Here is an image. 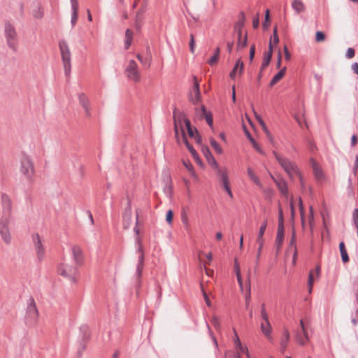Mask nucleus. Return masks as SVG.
<instances>
[{
	"label": "nucleus",
	"instance_id": "nucleus-1",
	"mask_svg": "<svg viewBox=\"0 0 358 358\" xmlns=\"http://www.w3.org/2000/svg\"><path fill=\"white\" fill-rule=\"evenodd\" d=\"M273 155L278 162L281 167L285 171V173L288 175L289 178L291 180H294V178H298L300 182V185L301 188H304L305 182L303 178L302 173H301L299 169L298 168L296 163L290 161L289 159L282 157L278 155L277 152H273Z\"/></svg>",
	"mask_w": 358,
	"mask_h": 358
},
{
	"label": "nucleus",
	"instance_id": "nucleus-2",
	"mask_svg": "<svg viewBox=\"0 0 358 358\" xmlns=\"http://www.w3.org/2000/svg\"><path fill=\"white\" fill-rule=\"evenodd\" d=\"M174 123H175V136L178 143H180V138L179 136V129L182 131V127L183 129V132L185 133V127L187 130V133L189 136L192 138H194L198 142L199 139H196L197 136V130L192 127L190 123V121L186 118L185 115L183 114H179L176 115L174 114Z\"/></svg>",
	"mask_w": 358,
	"mask_h": 358
},
{
	"label": "nucleus",
	"instance_id": "nucleus-3",
	"mask_svg": "<svg viewBox=\"0 0 358 358\" xmlns=\"http://www.w3.org/2000/svg\"><path fill=\"white\" fill-rule=\"evenodd\" d=\"M78 267L75 264L63 261L57 264V273L72 282H76L78 273Z\"/></svg>",
	"mask_w": 358,
	"mask_h": 358
},
{
	"label": "nucleus",
	"instance_id": "nucleus-4",
	"mask_svg": "<svg viewBox=\"0 0 358 358\" xmlns=\"http://www.w3.org/2000/svg\"><path fill=\"white\" fill-rule=\"evenodd\" d=\"M39 316L36 302L32 296L27 300V309L25 313V323L27 324H35Z\"/></svg>",
	"mask_w": 358,
	"mask_h": 358
},
{
	"label": "nucleus",
	"instance_id": "nucleus-5",
	"mask_svg": "<svg viewBox=\"0 0 358 358\" xmlns=\"http://www.w3.org/2000/svg\"><path fill=\"white\" fill-rule=\"evenodd\" d=\"M31 239L36 259L38 262H42L44 259L46 253L43 241L37 233L32 234Z\"/></svg>",
	"mask_w": 358,
	"mask_h": 358
},
{
	"label": "nucleus",
	"instance_id": "nucleus-6",
	"mask_svg": "<svg viewBox=\"0 0 358 358\" xmlns=\"http://www.w3.org/2000/svg\"><path fill=\"white\" fill-rule=\"evenodd\" d=\"M35 177L36 172L32 159L29 157H24V179L31 184L34 181Z\"/></svg>",
	"mask_w": 358,
	"mask_h": 358
},
{
	"label": "nucleus",
	"instance_id": "nucleus-7",
	"mask_svg": "<svg viewBox=\"0 0 358 358\" xmlns=\"http://www.w3.org/2000/svg\"><path fill=\"white\" fill-rule=\"evenodd\" d=\"M59 49L65 73L69 74L71 71V52L67 43L64 41H61L59 43Z\"/></svg>",
	"mask_w": 358,
	"mask_h": 358
},
{
	"label": "nucleus",
	"instance_id": "nucleus-8",
	"mask_svg": "<svg viewBox=\"0 0 358 358\" xmlns=\"http://www.w3.org/2000/svg\"><path fill=\"white\" fill-rule=\"evenodd\" d=\"M125 73L128 79L134 82L139 83L141 80V73L138 71L137 63L134 60H130L125 69Z\"/></svg>",
	"mask_w": 358,
	"mask_h": 358
},
{
	"label": "nucleus",
	"instance_id": "nucleus-9",
	"mask_svg": "<svg viewBox=\"0 0 358 358\" xmlns=\"http://www.w3.org/2000/svg\"><path fill=\"white\" fill-rule=\"evenodd\" d=\"M217 176L219 178L220 182H221L224 189L228 194L231 199L233 198V194L230 188L229 180L228 177V170L226 167H222V169H218V171L217 172Z\"/></svg>",
	"mask_w": 358,
	"mask_h": 358
},
{
	"label": "nucleus",
	"instance_id": "nucleus-10",
	"mask_svg": "<svg viewBox=\"0 0 358 358\" xmlns=\"http://www.w3.org/2000/svg\"><path fill=\"white\" fill-rule=\"evenodd\" d=\"M5 34L9 47L15 50L17 48V43L15 41L17 34L13 25L9 22L5 24Z\"/></svg>",
	"mask_w": 358,
	"mask_h": 358
},
{
	"label": "nucleus",
	"instance_id": "nucleus-11",
	"mask_svg": "<svg viewBox=\"0 0 358 358\" xmlns=\"http://www.w3.org/2000/svg\"><path fill=\"white\" fill-rule=\"evenodd\" d=\"M10 222L9 217L3 216L0 221V234L3 241L8 244L11 241V236L8 229Z\"/></svg>",
	"mask_w": 358,
	"mask_h": 358
},
{
	"label": "nucleus",
	"instance_id": "nucleus-12",
	"mask_svg": "<svg viewBox=\"0 0 358 358\" xmlns=\"http://www.w3.org/2000/svg\"><path fill=\"white\" fill-rule=\"evenodd\" d=\"M71 255L74 261V264L77 266H80L83 264L85 257L83 254V249L80 246L78 245H73L71 247Z\"/></svg>",
	"mask_w": 358,
	"mask_h": 358
},
{
	"label": "nucleus",
	"instance_id": "nucleus-13",
	"mask_svg": "<svg viewBox=\"0 0 358 358\" xmlns=\"http://www.w3.org/2000/svg\"><path fill=\"white\" fill-rule=\"evenodd\" d=\"M194 85L189 92V100L194 104L199 103L201 95L199 89V82L196 76L193 77Z\"/></svg>",
	"mask_w": 358,
	"mask_h": 358
},
{
	"label": "nucleus",
	"instance_id": "nucleus-14",
	"mask_svg": "<svg viewBox=\"0 0 358 358\" xmlns=\"http://www.w3.org/2000/svg\"><path fill=\"white\" fill-rule=\"evenodd\" d=\"M300 328L301 330L296 331L295 338L299 345H304L309 341V338L302 320H300Z\"/></svg>",
	"mask_w": 358,
	"mask_h": 358
},
{
	"label": "nucleus",
	"instance_id": "nucleus-15",
	"mask_svg": "<svg viewBox=\"0 0 358 358\" xmlns=\"http://www.w3.org/2000/svg\"><path fill=\"white\" fill-rule=\"evenodd\" d=\"M284 238V228L282 224V213L281 210H280V222L278 228V232L275 239V244L277 250H280L282 246Z\"/></svg>",
	"mask_w": 358,
	"mask_h": 358
},
{
	"label": "nucleus",
	"instance_id": "nucleus-16",
	"mask_svg": "<svg viewBox=\"0 0 358 358\" xmlns=\"http://www.w3.org/2000/svg\"><path fill=\"white\" fill-rule=\"evenodd\" d=\"M310 163L313 170L315 178L317 180V182H322L323 181H324L325 176L322 169L319 166V164H317V162L313 159H310Z\"/></svg>",
	"mask_w": 358,
	"mask_h": 358
},
{
	"label": "nucleus",
	"instance_id": "nucleus-17",
	"mask_svg": "<svg viewBox=\"0 0 358 358\" xmlns=\"http://www.w3.org/2000/svg\"><path fill=\"white\" fill-rule=\"evenodd\" d=\"M260 329L264 336L268 340L272 341V327L269 320H262L260 324Z\"/></svg>",
	"mask_w": 358,
	"mask_h": 358
},
{
	"label": "nucleus",
	"instance_id": "nucleus-18",
	"mask_svg": "<svg viewBox=\"0 0 358 358\" xmlns=\"http://www.w3.org/2000/svg\"><path fill=\"white\" fill-rule=\"evenodd\" d=\"M137 242L138 243V252H140V256L138 257V263L136 268V272L138 276H141L143 268V262H144V254L143 245L141 244V240L139 238H137Z\"/></svg>",
	"mask_w": 358,
	"mask_h": 358
},
{
	"label": "nucleus",
	"instance_id": "nucleus-19",
	"mask_svg": "<svg viewBox=\"0 0 358 358\" xmlns=\"http://www.w3.org/2000/svg\"><path fill=\"white\" fill-rule=\"evenodd\" d=\"M80 104L82 106L85 110V115L89 117L91 115V110L90 106V101L88 98L85 94H80L78 96Z\"/></svg>",
	"mask_w": 358,
	"mask_h": 358
},
{
	"label": "nucleus",
	"instance_id": "nucleus-20",
	"mask_svg": "<svg viewBox=\"0 0 358 358\" xmlns=\"http://www.w3.org/2000/svg\"><path fill=\"white\" fill-rule=\"evenodd\" d=\"M320 272V266H317L315 270H311L309 273L308 280V292L311 293L313 289V286L315 278H318Z\"/></svg>",
	"mask_w": 358,
	"mask_h": 358
},
{
	"label": "nucleus",
	"instance_id": "nucleus-21",
	"mask_svg": "<svg viewBox=\"0 0 358 358\" xmlns=\"http://www.w3.org/2000/svg\"><path fill=\"white\" fill-rule=\"evenodd\" d=\"M33 16L36 19H41L43 17V8L39 1L34 2L31 7Z\"/></svg>",
	"mask_w": 358,
	"mask_h": 358
},
{
	"label": "nucleus",
	"instance_id": "nucleus-22",
	"mask_svg": "<svg viewBox=\"0 0 358 358\" xmlns=\"http://www.w3.org/2000/svg\"><path fill=\"white\" fill-rule=\"evenodd\" d=\"M288 251L293 252V259L292 262L294 265L296 264V257H297V248H296V234L295 232L293 231L292 239L290 241L289 247H288Z\"/></svg>",
	"mask_w": 358,
	"mask_h": 358
},
{
	"label": "nucleus",
	"instance_id": "nucleus-23",
	"mask_svg": "<svg viewBox=\"0 0 358 358\" xmlns=\"http://www.w3.org/2000/svg\"><path fill=\"white\" fill-rule=\"evenodd\" d=\"M72 8L71 24L74 26L78 20V0H71Z\"/></svg>",
	"mask_w": 358,
	"mask_h": 358
},
{
	"label": "nucleus",
	"instance_id": "nucleus-24",
	"mask_svg": "<svg viewBox=\"0 0 358 358\" xmlns=\"http://www.w3.org/2000/svg\"><path fill=\"white\" fill-rule=\"evenodd\" d=\"M243 62L241 59L237 60L234 69L229 74L230 78L234 79L237 73L241 75L243 72Z\"/></svg>",
	"mask_w": 358,
	"mask_h": 358
},
{
	"label": "nucleus",
	"instance_id": "nucleus-25",
	"mask_svg": "<svg viewBox=\"0 0 358 358\" xmlns=\"http://www.w3.org/2000/svg\"><path fill=\"white\" fill-rule=\"evenodd\" d=\"M145 12V4L144 3L142 6L137 10L136 17H135V24L137 28L141 27L143 15Z\"/></svg>",
	"mask_w": 358,
	"mask_h": 358
},
{
	"label": "nucleus",
	"instance_id": "nucleus-26",
	"mask_svg": "<svg viewBox=\"0 0 358 358\" xmlns=\"http://www.w3.org/2000/svg\"><path fill=\"white\" fill-rule=\"evenodd\" d=\"M238 36L237 48L241 49L245 48L247 45V34L245 33L243 36V31L239 28L238 30Z\"/></svg>",
	"mask_w": 358,
	"mask_h": 358
},
{
	"label": "nucleus",
	"instance_id": "nucleus-27",
	"mask_svg": "<svg viewBox=\"0 0 358 358\" xmlns=\"http://www.w3.org/2000/svg\"><path fill=\"white\" fill-rule=\"evenodd\" d=\"M251 298L250 271L248 272L246 284L245 306L248 307Z\"/></svg>",
	"mask_w": 358,
	"mask_h": 358
},
{
	"label": "nucleus",
	"instance_id": "nucleus-28",
	"mask_svg": "<svg viewBox=\"0 0 358 358\" xmlns=\"http://www.w3.org/2000/svg\"><path fill=\"white\" fill-rule=\"evenodd\" d=\"M182 164L187 169V170L190 173L191 176L195 180H198V176L196 173L194 169L192 166V164L190 163L188 160H182Z\"/></svg>",
	"mask_w": 358,
	"mask_h": 358
},
{
	"label": "nucleus",
	"instance_id": "nucleus-29",
	"mask_svg": "<svg viewBox=\"0 0 358 358\" xmlns=\"http://www.w3.org/2000/svg\"><path fill=\"white\" fill-rule=\"evenodd\" d=\"M247 172L250 179L257 185L262 187L260 180L255 173L254 170L252 168L248 167L247 169Z\"/></svg>",
	"mask_w": 358,
	"mask_h": 358
},
{
	"label": "nucleus",
	"instance_id": "nucleus-30",
	"mask_svg": "<svg viewBox=\"0 0 358 358\" xmlns=\"http://www.w3.org/2000/svg\"><path fill=\"white\" fill-rule=\"evenodd\" d=\"M275 184L278 186V188L279 189L280 192L284 194L287 195L288 194V188H287V184L285 180H275Z\"/></svg>",
	"mask_w": 358,
	"mask_h": 358
},
{
	"label": "nucleus",
	"instance_id": "nucleus-31",
	"mask_svg": "<svg viewBox=\"0 0 358 358\" xmlns=\"http://www.w3.org/2000/svg\"><path fill=\"white\" fill-rule=\"evenodd\" d=\"M285 71L286 68L284 67L276 75H275V76L272 78V80L270 82V86L273 87L277 83H278L285 76Z\"/></svg>",
	"mask_w": 358,
	"mask_h": 358
},
{
	"label": "nucleus",
	"instance_id": "nucleus-32",
	"mask_svg": "<svg viewBox=\"0 0 358 358\" xmlns=\"http://www.w3.org/2000/svg\"><path fill=\"white\" fill-rule=\"evenodd\" d=\"M292 8L297 13L305 10V5L300 0H294L292 2Z\"/></svg>",
	"mask_w": 358,
	"mask_h": 358
},
{
	"label": "nucleus",
	"instance_id": "nucleus-33",
	"mask_svg": "<svg viewBox=\"0 0 358 358\" xmlns=\"http://www.w3.org/2000/svg\"><path fill=\"white\" fill-rule=\"evenodd\" d=\"M266 225H267V222L266 221H264L262 226L260 227L259 228V233H258V236H257V243H264V239L263 238V236H264V234L265 232V230H266Z\"/></svg>",
	"mask_w": 358,
	"mask_h": 358
},
{
	"label": "nucleus",
	"instance_id": "nucleus-34",
	"mask_svg": "<svg viewBox=\"0 0 358 358\" xmlns=\"http://www.w3.org/2000/svg\"><path fill=\"white\" fill-rule=\"evenodd\" d=\"M1 202L3 206V208L10 211L11 209V200L10 198L7 194H2L1 196Z\"/></svg>",
	"mask_w": 358,
	"mask_h": 358
},
{
	"label": "nucleus",
	"instance_id": "nucleus-35",
	"mask_svg": "<svg viewBox=\"0 0 358 358\" xmlns=\"http://www.w3.org/2000/svg\"><path fill=\"white\" fill-rule=\"evenodd\" d=\"M283 336H284V338L280 341V346H281L282 352H284L285 350L287 343L289 340V333L287 329L284 330Z\"/></svg>",
	"mask_w": 358,
	"mask_h": 358
},
{
	"label": "nucleus",
	"instance_id": "nucleus-36",
	"mask_svg": "<svg viewBox=\"0 0 358 358\" xmlns=\"http://www.w3.org/2000/svg\"><path fill=\"white\" fill-rule=\"evenodd\" d=\"M339 250L341 252L342 260L344 263H346L349 261L348 255L347 250L345 249V246L343 242H341L339 244Z\"/></svg>",
	"mask_w": 358,
	"mask_h": 358
},
{
	"label": "nucleus",
	"instance_id": "nucleus-37",
	"mask_svg": "<svg viewBox=\"0 0 358 358\" xmlns=\"http://www.w3.org/2000/svg\"><path fill=\"white\" fill-rule=\"evenodd\" d=\"M220 48H217L215 50V53L212 57H210L208 60V64L210 66H213L215 64H216L218 62L219 57H220Z\"/></svg>",
	"mask_w": 358,
	"mask_h": 358
},
{
	"label": "nucleus",
	"instance_id": "nucleus-38",
	"mask_svg": "<svg viewBox=\"0 0 358 358\" xmlns=\"http://www.w3.org/2000/svg\"><path fill=\"white\" fill-rule=\"evenodd\" d=\"M133 38V32L130 29H127L125 34V41L124 46L126 49H128L131 43Z\"/></svg>",
	"mask_w": 358,
	"mask_h": 358
},
{
	"label": "nucleus",
	"instance_id": "nucleus-39",
	"mask_svg": "<svg viewBox=\"0 0 358 358\" xmlns=\"http://www.w3.org/2000/svg\"><path fill=\"white\" fill-rule=\"evenodd\" d=\"M271 57H272V54L271 52L265 53L264 59H263V62L262 64V66H261L262 70L264 69L265 68H266L268 66V64L271 62Z\"/></svg>",
	"mask_w": 358,
	"mask_h": 358
},
{
	"label": "nucleus",
	"instance_id": "nucleus-40",
	"mask_svg": "<svg viewBox=\"0 0 358 358\" xmlns=\"http://www.w3.org/2000/svg\"><path fill=\"white\" fill-rule=\"evenodd\" d=\"M182 142L186 145L187 148H188L189 151L192 154V155H195V153L196 152V150L191 146L186 138L185 134L183 132V129L182 128Z\"/></svg>",
	"mask_w": 358,
	"mask_h": 358
},
{
	"label": "nucleus",
	"instance_id": "nucleus-41",
	"mask_svg": "<svg viewBox=\"0 0 358 358\" xmlns=\"http://www.w3.org/2000/svg\"><path fill=\"white\" fill-rule=\"evenodd\" d=\"M210 143L211 146L213 148V149L215 150V151L217 153H218V154L222 153V148L220 147V145L218 144V143L214 138H210Z\"/></svg>",
	"mask_w": 358,
	"mask_h": 358
},
{
	"label": "nucleus",
	"instance_id": "nucleus-42",
	"mask_svg": "<svg viewBox=\"0 0 358 358\" xmlns=\"http://www.w3.org/2000/svg\"><path fill=\"white\" fill-rule=\"evenodd\" d=\"M245 134L248 136V138L250 139V142L252 143L254 148L259 152V153H263L261 148L259 145L257 143V142L252 138L251 135L248 133V131L245 130Z\"/></svg>",
	"mask_w": 358,
	"mask_h": 358
},
{
	"label": "nucleus",
	"instance_id": "nucleus-43",
	"mask_svg": "<svg viewBox=\"0 0 358 358\" xmlns=\"http://www.w3.org/2000/svg\"><path fill=\"white\" fill-rule=\"evenodd\" d=\"M235 349L236 350L237 355H240L242 353H245L246 355L249 354L248 348L246 346H243L242 343L240 344V345L235 346Z\"/></svg>",
	"mask_w": 358,
	"mask_h": 358
},
{
	"label": "nucleus",
	"instance_id": "nucleus-44",
	"mask_svg": "<svg viewBox=\"0 0 358 358\" xmlns=\"http://www.w3.org/2000/svg\"><path fill=\"white\" fill-rule=\"evenodd\" d=\"M124 222H127V227L129 226V223L131 220V210L130 206L129 207L128 210L124 214Z\"/></svg>",
	"mask_w": 358,
	"mask_h": 358
},
{
	"label": "nucleus",
	"instance_id": "nucleus-45",
	"mask_svg": "<svg viewBox=\"0 0 358 358\" xmlns=\"http://www.w3.org/2000/svg\"><path fill=\"white\" fill-rule=\"evenodd\" d=\"M326 36L322 31H317L315 33V41L317 43L323 42Z\"/></svg>",
	"mask_w": 358,
	"mask_h": 358
},
{
	"label": "nucleus",
	"instance_id": "nucleus-46",
	"mask_svg": "<svg viewBox=\"0 0 358 358\" xmlns=\"http://www.w3.org/2000/svg\"><path fill=\"white\" fill-rule=\"evenodd\" d=\"M261 317L262 320H268V315L266 310V306L264 303H263L261 306Z\"/></svg>",
	"mask_w": 358,
	"mask_h": 358
},
{
	"label": "nucleus",
	"instance_id": "nucleus-47",
	"mask_svg": "<svg viewBox=\"0 0 358 358\" xmlns=\"http://www.w3.org/2000/svg\"><path fill=\"white\" fill-rule=\"evenodd\" d=\"M308 224L310 225V227L312 229L314 225V215H313V207H310V214L308 215Z\"/></svg>",
	"mask_w": 358,
	"mask_h": 358
},
{
	"label": "nucleus",
	"instance_id": "nucleus-48",
	"mask_svg": "<svg viewBox=\"0 0 358 358\" xmlns=\"http://www.w3.org/2000/svg\"><path fill=\"white\" fill-rule=\"evenodd\" d=\"M299 210H300V214H301V222L303 227L305 224V218H304V208L303 206L302 201L300 199H299Z\"/></svg>",
	"mask_w": 358,
	"mask_h": 358
},
{
	"label": "nucleus",
	"instance_id": "nucleus-49",
	"mask_svg": "<svg viewBox=\"0 0 358 358\" xmlns=\"http://www.w3.org/2000/svg\"><path fill=\"white\" fill-rule=\"evenodd\" d=\"M136 57L143 65L150 66V61L147 59H144L141 54H137Z\"/></svg>",
	"mask_w": 358,
	"mask_h": 358
},
{
	"label": "nucleus",
	"instance_id": "nucleus-50",
	"mask_svg": "<svg viewBox=\"0 0 358 358\" xmlns=\"http://www.w3.org/2000/svg\"><path fill=\"white\" fill-rule=\"evenodd\" d=\"M211 322L217 329H219L220 328V322L217 317L213 316L211 319Z\"/></svg>",
	"mask_w": 358,
	"mask_h": 358
},
{
	"label": "nucleus",
	"instance_id": "nucleus-51",
	"mask_svg": "<svg viewBox=\"0 0 358 358\" xmlns=\"http://www.w3.org/2000/svg\"><path fill=\"white\" fill-rule=\"evenodd\" d=\"M195 42L193 34H190L189 49L192 53L194 52Z\"/></svg>",
	"mask_w": 358,
	"mask_h": 358
},
{
	"label": "nucleus",
	"instance_id": "nucleus-52",
	"mask_svg": "<svg viewBox=\"0 0 358 358\" xmlns=\"http://www.w3.org/2000/svg\"><path fill=\"white\" fill-rule=\"evenodd\" d=\"M173 213L171 210H168L166 215V220L169 224H171L173 221Z\"/></svg>",
	"mask_w": 358,
	"mask_h": 358
},
{
	"label": "nucleus",
	"instance_id": "nucleus-53",
	"mask_svg": "<svg viewBox=\"0 0 358 358\" xmlns=\"http://www.w3.org/2000/svg\"><path fill=\"white\" fill-rule=\"evenodd\" d=\"M355 51L353 48H349L348 50H347V52H346V57L348 58V59H351L352 57H355Z\"/></svg>",
	"mask_w": 358,
	"mask_h": 358
},
{
	"label": "nucleus",
	"instance_id": "nucleus-54",
	"mask_svg": "<svg viewBox=\"0 0 358 358\" xmlns=\"http://www.w3.org/2000/svg\"><path fill=\"white\" fill-rule=\"evenodd\" d=\"M271 39H272V43H273L274 44H278V43L279 38H278V34H277L276 28L274 29V30H273V38H271Z\"/></svg>",
	"mask_w": 358,
	"mask_h": 358
},
{
	"label": "nucleus",
	"instance_id": "nucleus-55",
	"mask_svg": "<svg viewBox=\"0 0 358 358\" xmlns=\"http://www.w3.org/2000/svg\"><path fill=\"white\" fill-rule=\"evenodd\" d=\"M234 272L236 273V275H238V274L241 273V268H240V265L236 259L235 260V262H234Z\"/></svg>",
	"mask_w": 358,
	"mask_h": 358
},
{
	"label": "nucleus",
	"instance_id": "nucleus-56",
	"mask_svg": "<svg viewBox=\"0 0 358 358\" xmlns=\"http://www.w3.org/2000/svg\"><path fill=\"white\" fill-rule=\"evenodd\" d=\"M263 131H264V133L266 134L267 137L268 138V139L272 141H273V136L271 134V133L269 132L267 127L266 126V124L263 125V127H262Z\"/></svg>",
	"mask_w": 358,
	"mask_h": 358
},
{
	"label": "nucleus",
	"instance_id": "nucleus-57",
	"mask_svg": "<svg viewBox=\"0 0 358 358\" xmlns=\"http://www.w3.org/2000/svg\"><path fill=\"white\" fill-rule=\"evenodd\" d=\"M225 358H241L240 355H237L235 352L229 351L226 353Z\"/></svg>",
	"mask_w": 358,
	"mask_h": 358
},
{
	"label": "nucleus",
	"instance_id": "nucleus-58",
	"mask_svg": "<svg viewBox=\"0 0 358 358\" xmlns=\"http://www.w3.org/2000/svg\"><path fill=\"white\" fill-rule=\"evenodd\" d=\"M210 159H211V166L216 170V172L218 171V169H222V167H220L217 163V162L215 161V159L211 157H210Z\"/></svg>",
	"mask_w": 358,
	"mask_h": 358
},
{
	"label": "nucleus",
	"instance_id": "nucleus-59",
	"mask_svg": "<svg viewBox=\"0 0 358 358\" xmlns=\"http://www.w3.org/2000/svg\"><path fill=\"white\" fill-rule=\"evenodd\" d=\"M210 159H211V166L216 170V172L218 171V169H222V167H220L217 163V162L215 161V159L211 157H210Z\"/></svg>",
	"mask_w": 358,
	"mask_h": 358
},
{
	"label": "nucleus",
	"instance_id": "nucleus-60",
	"mask_svg": "<svg viewBox=\"0 0 358 358\" xmlns=\"http://www.w3.org/2000/svg\"><path fill=\"white\" fill-rule=\"evenodd\" d=\"M234 345L235 346L240 345V344H241V340H240L235 329L234 330Z\"/></svg>",
	"mask_w": 358,
	"mask_h": 358
},
{
	"label": "nucleus",
	"instance_id": "nucleus-61",
	"mask_svg": "<svg viewBox=\"0 0 358 358\" xmlns=\"http://www.w3.org/2000/svg\"><path fill=\"white\" fill-rule=\"evenodd\" d=\"M353 217H354L355 224L358 230V209H355V210L353 212Z\"/></svg>",
	"mask_w": 358,
	"mask_h": 358
},
{
	"label": "nucleus",
	"instance_id": "nucleus-62",
	"mask_svg": "<svg viewBox=\"0 0 358 358\" xmlns=\"http://www.w3.org/2000/svg\"><path fill=\"white\" fill-rule=\"evenodd\" d=\"M283 50H284V52H285V59H286V60L289 61L291 59V55L288 50L287 45L284 46Z\"/></svg>",
	"mask_w": 358,
	"mask_h": 358
},
{
	"label": "nucleus",
	"instance_id": "nucleus-63",
	"mask_svg": "<svg viewBox=\"0 0 358 358\" xmlns=\"http://www.w3.org/2000/svg\"><path fill=\"white\" fill-rule=\"evenodd\" d=\"M206 120L209 126L212 127L213 125V117L210 114L206 115Z\"/></svg>",
	"mask_w": 358,
	"mask_h": 358
},
{
	"label": "nucleus",
	"instance_id": "nucleus-64",
	"mask_svg": "<svg viewBox=\"0 0 358 358\" xmlns=\"http://www.w3.org/2000/svg\"><path fill=\"white\" fill-rule=\"evenodd\" d=\"M352 70L356 73L358 74V63L355 62L352 64Z\"/></svg>",
	"mask_w": 358,
	"mask_h": 358
}]
</instances>
